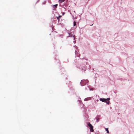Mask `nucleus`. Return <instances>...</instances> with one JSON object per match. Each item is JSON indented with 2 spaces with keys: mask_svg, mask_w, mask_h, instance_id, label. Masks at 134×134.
Instances as JSON below:
<instances>
[{
  "mask_svg": "<svg viewBox=\"0 0 134 134\" xmlns=\"http://www.w3.org/2000/svg\"><path fill=\"white\" fill-rule=\"evenodd\" d=\"M91 99V97H88L87 98L85 99L84 100L85 101H87L88 100H90Z\"/></svg>",
  "mask_w": 134,
  "mask_h": 134,
  "instance_id": "6e6552de",
  "label": "nucleus"
},
{
  "mask_svg": "<svg viewBox=\"0 0 134 134\" xmlns=\"http://www.w3.org/2000/svg\"><path fill=\"white\" fill-rule=\"evenodd\" d=\"M70 14L71 15H72V14L71 13H70Z\"/></svg>",
  "mask_w": 134,
  "mask_h": 134,
  "instance_id": "a211bd4d",
  "label": "nucleus"
},
{
  "mask_svg": "<svg viewBox=\"0 0 134 134\" xmlns=\"http://www.w3.org/2000/svg\"><path fill=\"white\" fill-rule=\"evenodd\" d=\"M90 90H91V89H90Z\"/></svg>",
  "mask_w": 134,
  "mask_h": 134,
  "instance_id": "412c9836",
  "label": "nucleus"
},
{
  "mask_svg": "<svg viewBox=\"0 0 134 134\" xmlns=\"http://www.w3.org/2000/svg\"><path fill=\"white\" fill-rule=\"evenodd\" d=\"M76 22L75 21H74V26H75L76 25Z\"/></svg>",
  "mask_w": 134,
  "mask_h": 134,
  "instance_id": "4468645a",
  "label": "nucleus"
},
{
  "mask_svg": "<svg viewBox=\"0 0 134 134\" xmlns=\"http://www.w3.org/2000/svg\"><path fill=\"white\" fill-rule=\"evenodd\" d=\"M100 101H102L103 102H105L107 104H109L110 102L109 101H106V99L105 98H100L99 99Z\"/></svg>",
  "mask_w": 134,
  "mask_h": 134,
  "instance_id": "20e7f679",
  "label": "nucleus"
},
{
  "mask_svg": "<svg viewBox=\"0 0 134 134\" xmlns=\"http://www.w3.org/2000/svg\"><path fill=\"white\" fill-rule=\"evenodd\" d=\"M87 59H82V66H81V68L79 66L77 65L76 66L77 68L79 69H81V70L82 71V72L83 71H85L86 70V69L87 68V66L85 65H87Z\"/></svg>",
  "mask_w": 134,
  "mask_h": 134,
  "instance_id": "f257e3e1",
  "label": "nucleus"
},
{
  "mask_svg": "<svg viewBox=\"0 0 134 134\" xmlns=\"http://www.w3.org/2000/svg\"><path fill=\"white\" fill-rule=\"evenodd\" d=\"M68 34L69 35V36L68 37H74V40L75 39V38L74 37V35H73L71 34L72 33H70L69 32H68Z\"/></svg>",
  "mask_w": 134,
  "mask_h": 134,
  "instance_id": "39448f33",
  "label": "nucleus"
},
{
  "mask_svg": "<svg viewBox=\"0 0 134 134\" xmlns=\"http://www.w3.org/2000/svg\"><path fill=\"white\" fill-rule=\"evenodd\" d=\"M85 116H86V118L87 119H86V120L87 121H88V115H86Z\"/></svg>",
  "mask_w": 134,
  "mask_h": 134,
  "instance_id": "9d476101",
  "label": "nucleus"
},
{
  "mask_svg": "<svg viewBox=\"0 0 134 134\" xmlns=\"http://www.w3.org/2000/svg\"><path fill=\"white\" fill-rule=\"evenodd\" d=\"M58 5L57 4H56L53 6V9L55 10L57 7V6Z\"/></svg>",
  "mask_w": 134,
  "mask_h": 134,
  "instance_id": "0eeeda50",
  "label": "nucleus"
},
{
  "mask_svg": "<svg viewBox=\"0 0 134 134\" xmlns=\"http://www.w3.org/2000/svg\"><path fill=\"white\" fill-rule=\"evenodd\" d=\"M74 12H75V11H74Z\"/></svg>",
  "mask_w": 134,
  "mask_h": 134,
  "instance_id": "aec40b11",
  "label": "nucleus"
},
{
  "mask_svg": "<svg viewBox=\"0 0 134 134\" xmlns=\"http://www.w3.org/2000/svg\"><path fill=\"white\" fill-rule=\"evenodd\" d=\"M88 82V81L87 80H82L81 81L80 84L82 86H83L86 85Z\"/></svg>",
  "mask_w": 134,
  "mask_h": 134,
  "instance_id": "f03ea898",
  "label": "nucleus"
},
{
  "mask_svg": "<svg viewBox=\"0 0 134 134\" xmlns=\"http://www.w3.org/2000/svg\"><path fill=\"white\" fill-rule=\"evenodd\" d=\"M79 99H81V98H80ZM79 102H81V101L79 99Z\"/></svg>",
  "mask_w": 134,
  "mask_h": 134,
  "instance_id": "dca6fc26",
  "label": "nucleus"
},
{
  "mask_svg": "<svg viewBox=\"0 0 134 134\" xmlns=\"http://www.w3.org/2000/svg\"><path fill=\"white\" fill-rule=\"evenodd\" d=\"M78 51H75V52L76 56L77 57H80V54L78 53Z\"/></svg>",
  "mask_w": 134,
  "mask_h": 134,
  "instance_id": "423d86ee",
  "label": "nucleus"
},
{
  "mask_svg": "<svg viewBox=\"0 0 134 134\" xmlns=\"http://www.w3.org/2000/svg\"><path fill=\"white\" fill-rule=\"evenodd\" d=\"M106 99V101H109V100H110V98H107V99Z\"/></svg>",
  "mask_w": 134,
  "mask_h": 134,
  "instance_id": "ddd939ff",
  "label": "nucleus"
},
{
  "mask_svg": "<svg viewBox=\"0 0 134 134\" xmlns=\"http://www.w3.org/2000/svg\"><path fill=\"white\" fill-rule=\"evenodd\" d=\"M100 119V118H98L97 119L96 117L95 119H96V122H98L99 121V120Z\"/></svg>",
  "mask_w": 134,
  "mask_h": 134,
  "instance_id": "1a4fd4ad",
  "label": "nucleus"
},
{
  "mask_svg": "<svg viewBox=\"0 0 134 134\" xmlns=\"http://www.w3.org/2000/svg\"><path fill=\"white\" fill-rule=\"evenodd\" d=\"M88 126L89 127L90 130L91 132H93L94 130L93 128V126L90 123H88L87 124Z\"/></svg>",
  "mask_w": 134,
  "mask_h": 134,
  "instance_id": "7ed1b4c3",
  "label": "nucleus"
},
{
  "mask_svg": "<svg viewBox=\"0 0 134 134\" xmlns=\"http://www.w3.org/2000/svg\"><path fill=\"white\" fill-rule=\"evenodd\" d=\"M106 130L107 131V133H109V132L108 130V128H106Z\"/></svg>",
  "mask_w": 134,
  "mask_h": 134,
  "instance_id": "9b49d317",
  "label": "nucleus"
},
{
  "mask_svg": "<svg viewBox=\"0 0 134 134\" xmlns=\"http://www.w3.org/2000/svg\"><path fill=\"white\" fill-rule=\"evenodd\" d=\"M75 41H73V42H74V43H75Z\"/></svg>",
  "mask_w": 134,
  "mask_h": 134,
  "instance_id": "6ab92c4d",
  "label": "nucleus"
},
{
  "mask_svg": "<svg viewBox=\"0 0 134 134\" xmlns=\"http://www.w3.org/2000/svg\"><path fill=\"white\" fill-rule=\"evenodd\" d=\"M64 14H65L64 13H63V14H62V15H64Z\"/></svg>",
  "mask_w": 134,
  "mask_h": 134,
  "instance_id": "f3484780",
  "label": "nucleus"
},
{
  "mask_svg": "<svg viewBox=\"0 0 134 134\" xmlns=\"http://www.w3.org/2000/svg\"><path fill=\"white\" fill-rule=\"evenodd\" d=\"M65 1V0H61V1H60V2H64Z\"/></svg>",
  "mask_w": 134,
  "mask_h": 134,
  "instance_id": "2eb2a0df",
  "label": "nucleus"
},
{
  "mask_svg": "<svg viewBox=\"0 0 134 134\" xmlns=\"http://www.w3.org/2000/svg\"><path fill=\"white\" fill-rule=\"evenodd\" d=\"M61 17V16L59 15L58 17H57V19L59 20V18Z\"/></svg>",
  "mask_w": 134,
  "mask_h": 134,
  "instance_id": "f8f14e48",
  "label": "nucleus"
}]
</instances>
